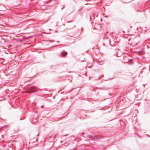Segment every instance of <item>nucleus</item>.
Segmentation results:
<instances>
[{
	"mask_svg": "<svg viewBox=\"0 0 150 150\" xmlns=\"http://www.w3.org/2000/svg\"><path fill=\"white\" fill-rule=\"evenodd\" d=\"M37 91V88L35 87H32L27 91V93H31L35 92Z\"/></svg>",
	"mask_w": 150,
	"mask_h": 150,
	"instance_id": "nucleus-1",
	"label": "nucleus"
},
{
	"mask_svg": "<svg viewBox=\"0 0 150 150\" xmlns=\"http://www.w3.org/2000/svg\"><path fill=\"white\" fill-rule=\"evenodd\" d=\"M67 53L66 52H62V55L64 56L67 54Z\"/></svg>",
	"mask_w": 150,
	"mask_h": 150,
	"instance_id": "nucleus-2",
	"label": "nucleus"
}]
</instances>
